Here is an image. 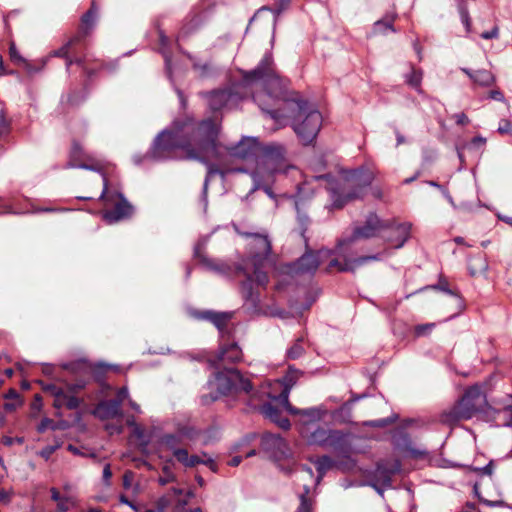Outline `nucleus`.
I'll return each instance as SVG.
<instances>
[{
  "mask_svg": "<svg viewBox=\"0 0 512 512\" xmlns=\"http://www.w3.org/2000/svg\"><path fill=\"white\" fill-rule=\"evenodd\" d=\"M217 136L218 127L211 119L200 122L193 119L177 120L171 130H164L157 136L148 156L156 161L185 158L205 163L208 168L203 184L206 206L210 177L221 173L219 168L208 162L219 158Z\"/></svg>",
  "mask_w": 512,
  "mask_h": 512,
  "instance_id": "nucleus-1",
  "label": "nucleus"
},
{
  "mask_svg": "<svg viewBox=\"0 0 512 512\" xmlns=\"http://www.w3.org/2000/svg\"><path fill=\"white\" fill-rule=\"evenodd\" d=\"M238 234L247 240L246 257L240 263H229L214 260L202 253L203 244L198 243L194 248V256L205 268L223 276L243 275L245 279L240 286L243 299L252 307L260 302L259 287H266L269 282L267 272L264 270L271 254V241L267 234L242 232Z\"/></svg>",
  "mask_w": 512,
  "mask_h": 512,
  "instance_id": "nucleus-2",
  "label": "nucleus"
},
{
  "mask_svg": "<svg viewBox=\"0 0 512 512\" xmlns=\"http://www.w3.org/2000/svg\"><path fill=\"white\" fill-rule=\"evenodd\" d=\"M284 87L272 55L266 53L253 70L245 72L240 83L232 88L207 93L206 97L212 111H221L237 107L240 101L250 93L254 101L256 96H261L263 101L274 100L283 94Z\"/></svg>",
  "mask_w": 512,
  "mask_h": 512,
  "instance_id": "nucleus-3",
  "label": "nucleus"
},
{
  "mask_svg": "<svg viewBox=\"0 0 512 512\" xmlns=\"http://www.w3.org/2000/svg\"><path fill=\"white\" fill-rule=\"evenodd\" d=\"M285 85L283 94L276 99L263 101L261 96H256L255 103L267 113L272 119L281 121L283 118H290L294 132L303 144L307 145L314 141L322 125L321 113L306 100L301 98L286 99L287 81L282 78Z\"/></svg>",
  "mask_w": 512,
  "mask_h": 512,
  "instance_id": "nucleus-4",
  "label": "nucleus"
},
{
  "mask_svg": "<svg viewBox=\"0 0 512 512\" xmlns=\"http://www.w3.org/2000/svg\"><path fill=\"white\" fill-rule=\"evenodd\" d=\"M374 178V172L365 168L345 171L338 178L330 174L316 176V179L326 182L332 206L337 209L349 201L362 198L365 188L371 185Z\"/></svg>",
  "mask_w": 512,
  "mask_h": 512,
  "instance_id": "nucleus-5",
  "label": "nucleus"
},
{
  "mask_svg": "<svg viewBox=\"0 0 512 512\" xmlns=\"http://www.w3.org/2000/svg\"><path fill=\"white\" fill-rule=\"evenodd\" d=\"M256 162V169L252 173L255 188L264 187L265 192L272 196L268 185L273 181V176L277 173H285L290 168L287 151L278 143L264 145Z\"/></svg>",
  "mask_w": 512,
  "mask_h": 512,
  "instance_id": "nucleus-6",
  "label": "nucleus"
},
{
  "mask_svg": "<svg viewBox=\"0 0 512 512\" xmlns=\"http://www.w3.org/2000/svg\"><path fill=\"white\" fill-rule=\"evenodd\" d=\"M211 389L217 391V395H210L209 401H215L219 395H233L240 392L250 394L253 386L249 379L245 378L235 368H220L214 373L213 379L209 380Z\"/></svg>",
  "mask_w": 512,
  "mask_h": 512,
  "instance_id": "nucleus-7",
  "label": "nucleus"
},
{
  "mask_svg": "<svg viewBox=\"0 0 512 512\" xmlns=\"http://www.w3.org/2000/svg\"><path fill=\"white\" fill-rule=\"evenodd\" d=\"M487 404L481 387L474 385L466 390L462 398L449 411L443 413L441 421L453 424L462 419H470Z\"/></svg>",
  "mask_w": 512,
  "mask_h": 512,
  "instance_id": "nucleus-8",
  "label": "nucleus"
},
{
  "mask_svg": "<svg viewBox=\"0 0 512 512\" xmlns=\"http://www.w3.org/2000/svg\"><path fill=\"white\" fill-rule=\"evenodd\" d=\"M301 375L302 372L300 370L290 366L282 379L265 383L258 392L252 395V397L259 394L260 397L266 396L267 398L278 402L281 406H289L290 391Z\"/></svg>",
  "mask_w": 512,
  "mask_h": 512,
  "instance_id": "nucleus-9",
  "label": "nucleus"
},
{
  "mask_svg": "<svg viewBox=\"0 0 512 512\" xmlns=\"http://www.w3.org/2000/svg\"><path fill=\"white\" fill-rule=\"evenodd\" d=\"M388 226L389 221L381 220L375 213H370L366 217L364 224L356 227L350 237L338 241L337 251L340 252L343 247L349 246L358 239H369L382 236Z\"/></svg>",
  "mask_w": 512,
  "mask_h": 512,
  "instance_id": "nucleus-10",
  "label": "nucleus"
},
{
  "mask_svg": "<svg viewBox=\"0 0 512 512\" xmlns=\"http://www.w3.org/2000/svg\"><path fill=\"white\" fill-rule=\"evenodd\" d=\"M334 251L321 249L317 252L307 250L297 261H295L290 270L296 275H313L320 263L330 257Z\"/></svg>",
  "mask_w": 512,
  "mask_h": 512,
  "instance_id": "nucleus-11",
  "label": "nucleus"
},
{
  "mask_svg": "<svg viewBox=\"0 0 512 512\" xmlns=\"http://www.w3.org/2000/svg\"><path fill=\"white\" fill-rule=\"evenodd\" d=\"M82 148L79 144L74 143L70 152V160L67 163L68 168H80L85 170H91L99 172L103 182V190L100 195L101 200H105L108 197V180L106 173L103 169V165L100 162L87 163L82 161Z\"/></svg>",
  "mask_w": 512,
  "mask_h": 512,
  "instance_id": "nucleus-12",
  "label": "nucleus"
},
{
  "mask_svg": "<svg viewBox=\"0 0 512 512\" xmlns=\"http://www.w3.org/2000/svg\"><path fill=\"white\" fill-rule=\"evenodd\" d=\"M242 359V350L238 344L227 336L221 339L220 348L215 358L210 359V364L216 369L222 368L225 363H236Z\"/></svg>",
  "mask_w": 512,
  "mask_h": 512,
  "instance_id": "nucleus-13",
  "label": "nucleus"
},
{
  "mask_svg": "<svg viewBox=\"0 0 512 512\" xmlns=\"http://www.w3.org/2000/svg\"><path fill=\"white\" fill-rule=\"evenodd\" d=\"M261 446L276 461L287 459L291 456V449L287 442L279 435L264 434L261 439Z\"/></svg>",
  "mask_w": 512,
  "mask_h": 512,
  "instance_id": "nucleus-14",
  "label": "nucleus"
},
{
  "mask_svg": "<svg viewBox=\"0 0 512 512\" xmlns=\"http://www.w3.org/2000/svg\"><path fill=\"white\" fill-rule=\"evenodd\" d=\"M262 147L257 138L243 137L236 145L228 147L227 151L233 157L241 159L256 157L259 159Z\"/></svg>",
  "mask_w": 512,
  "mask_h": 512,
  "instance_id": "nucleus-15",
  "label": "nucleus"
},
{
  "mask_svg": "<svg viewBox=\"0 0 512 512\" xmlns=\"http://www.w3.org/2000/svg\"><path fill=\"white\" fill-rule=\"evenodd\" d=\"M411 224L408 222L397 223L389 221L388 228L384 232H389L388 235H382L386 242L390 243L394 248L399 249L403 247L410 237Z\"/></svg>",
  "mask_w": 512,
  "mask_h": 512,
  "instance_id": "nucleus-16",
  "label": "nucleus"
},
{
  "mask_svg": "<svg viewBox=\"0 0 512 512\" xmlns=\"http://www.w3.org/2000/svg\"><path fill=\"white\" fill-rule=\"evenodd\" d=\"M401 464L395 460L391 463L380 462L377 464L376 470L373 474L372 486L380 492L378 486L389 487L391 486L392 476L400 471Z\"/></svg>",
  "mask_w": 512,
  "mask_h": 512,
  "instance_id": "nucleus-17",
  "label": "nucleus"
},
{
  "mask_svg": "<svg viewBox=\"0 0 512 512\" xmlns=\"http://www.w3.org/2000/svg\"><path fill=\"white\" fill-rule=\"evenodd\" d=\"M282 407L292 415H300L302 427L314 426L316 423L323 419L327 414V410L323 407H311L307 409H298L293 407L290 403L288 405H282Z\"/></svg>",
  "mask_w": 512,
  "mask_h": 512,
  "instance_id": "nucleus-18",
  "label": "nucleus"
},
{
  "mask_svg": "<svg viewBox=\"0 0 512 512\" xmlns=\"http://www.w3.org/2000/svg\"><path fill=\"white\" fill-rule=\"evenodd\" d=\"M380 254L361 256L358 258H347L344 257L343 261L338 259H332L329 262L328 270L337 268L341 272H354L357 268L371 262L380 260Z\"/></svg>",
  "mask_w": 512,
  "mask_h": 512,
  "instance_id": "nucleus-19",
  "label": "nucleus"
},
{
  "mask_svg": "<svg viewBox=\"0 0 512 512\" xmlns=\"http://www.w3.org/2000/svg\"><path fill=\"white\" fill-rule=\"evenodd\" d=\"M496 405L492 411L496 414L495 419L500 420L497 426L512 427V394L499 399Z\"/></svg>",
  "mask_w": 512,
  "mask_h": 512,
  "instance_id": "nucleus-20",
  "label": "nucleus"
},
{
  "mask_svg": "<svg viewBox=\"0 0 512 512\" xmlns=\"http://www.w3.org/2000/svg\"><path fill=\"white\" fill-rule=\"evenodd\" d=\"M231 313L227 312H214V311H203L199 313L198 317L213 323L220 333V339L230 336L227 324L231 319Z\"/></svg>",
  "mask_w": 512,
  "mask_h": 512,
  "instance_id": "nucleus-21",
  "label": "nucleus"
},
{
  "mask_svg": "<svg viewBox=\"0 0 512 512\" xmlns=\"http://www.w3.org/2000/svg\"><path fill=\"white\" fill-rule=\"evenodd\" d=\"M328 432L329 429L318 425L301 427L300 429L302 437L305 438L310 445H318L322 447H325L327 435H329Z\"/></svg>",
  "mask_w": 512,
  "mask_h": 512,
  "instance_id": "nucleus-22",
  "label": "nucleus"
},
{
  "mask_svg": "<svg viewBox=\"0 0 512 512\" xmlns=\"http://www.w3.org/2000/svg\"><path fill=\"white\" fill-rule=\"evenodd\" d=\"M118 196L120 197V201L112 210L106 211L103 215V218L109 224L118 222L132 214V206L121 194H118Z\"/></svg>",
  "mask_w": 512,
  "mask_h": 512,
  "instance_id": "nucleus-23",
  "label": "nucleus"
},
{
  "mask_svg": "<svg viewBox=\"0 0 512 512\" xmlns=\"http://www.w3.org/2000/svg\"><path fill=\"white\" fill-rule=\"evenodd\" d=\"M94 415L101 420L122 417V410L119 407V401L104 400L101 401L94 410Z\"/></svg>",
  "mask_w": 512,
  "mask_h": 512,
  "instance_id": "nucleus-24",
  "label": "nucleus"
},
{
  "mask_svg": "<svg viewBox=\"0 0 512 512\" xmlns=\"http://www.w3.org/2000/svg\"><path fill=\"white\" fill-rule=\"evenodd\" d=\"M80 42L79 40H76L75 37H73L71 40H69L65 45H63L61 48L53 51L52 53V56L54 57H62V58H65L66 59V68L69 69V67L75 63L77 64L78 66L82 67L87 76L88 77H91L92 74H93V71L92 70H88L86 67H85V58H76L75 60L69 58L68 54H69V49L72 45L76 44Z\"/></svg>",
  "mask_w": 512,
  "mask_h": 512,
  "instance_id": "nucleus-25",
  "label": "nucleus"
},
{
  "mask_svg": "<svg viewBox=\"0 0 512 512\" xmlns=\"http://www.w3.org/2000/svg\"><path fill=\"white\" fill-rule=\"evenodd\" d=\"M260 412L266 418L277 424L280 428L287 430L290 428V421L288 418L282 416L281 410L272 403H264L260 407Z\"/></svg>",
  "mask_w": 512,
  "mask_h": 512,
  "instance_id": "nucleus-26",
  "label": "nucleus"
},
{
  "mask_svg": "<svg viewBox=\"0 0 512 512\" xmlns=\"http://www.w3.org/2000/svg\"><path fill=\"white\" fill-rule=\"evenodd\" d=\"M97 18V8L93 2L90 9L81 18V27L74 36L76 40L82 41L92 30Z\"/></svg>",
  "mask_w": 512,
  "mask_h": 512,
  "instance_id": "nucleus-27",
  "label": "nucleus"
},
{
  "mask_svg": "<svg viewBox=\"0 0 512 512\" xmlns=\"http://www.w3.org/2000/svg\"><path fill=\"white\" fill-rule=\"evenodd\" d=\"M461 71L465 73L475 84L482 87H489L495 82V76L485 69L473 71L468 68H461Z\"/></svg>",
  "mask_w": 512,
  "mask_h": 512,
  "instance_id": "nucleus-28",
  "label": "nucleus"
},
{
  "mask_svg": "<svg viewBox=\"0 0 512 512\" xmlns=\"http://www.w3.org/2000/svg\"><path fill=\"white\" fill-rule=\"evenodd\" d=\"M310 461L315 465L318 477L316 482L319 483L327 471L333 468L335 462L330 456L324 455L318 458H310Z\"/></svg>",
  "mask_w": 512,
  "mask_h": 512,
  "instance_id": "nucleus-29",
  "label": "nucleus"
},
{
  "mask_svg": "<svg viewBox=\"0 0 512 512\" xmlns=\"http://www.w3.org/2000/svg\"><path fill=\"white\" fill-rule=\"evenodd\" d=\"M161 443L171 452L186 444L177 430L174 433H167L163 435L161 438Z\"/></svg>",
  "mask_w": 512,
  "mask_h": 512,
  "instance_id": "nucleus-30",
  "label": "nucleus"
},
{
  "mask_svg": "<svg viewBox=\"0 0 512 512\" xmlns=\"http://www.w3.org/2000/svg\"><path fill=\"white\" fill-rule=\"evenodd\" d=\"M328 434L329 435H327V442L325 443V447L338 449L344 444L346 440V434L339 430L329 429Z\"/></svg>",
  "mask_w": 512,
  "mask_h": 512,
  "instance_id": "nucleus-31",
  "label": "nucleus"
},
{
  "mask_svg": "<svg viewBox=\"0 0 512 512\" xmlns=\"http://www.w3.org/2000/svg\"><path fill=\"white\" fill-rule=\"evenodd\" d=\"M305 353L304 337H298L290 348L286 351V357L290 360H296Z\"/></svg>",
  "mask_w": 512,
  "mask_h": 512,
  "instance_id": "nucleus-32",
  "label": "nucleus"
},
{
  "mask_svg": "<svg viewBox=\"0 0 512 512\" xmlns=\"http://www.w3.org/2000/svg\"><path fill=\"white\" fill-rule=\"evenodd\" d=\"M365 397V394L359 396H353L349 401L345 402L335 413L333 414L335 418L343 415V420L345 422H349L351 418V409L352 405L358 400Z\"/></svg>",
  "mask_w": 512,
  "mask_h": 512,
  "instance_id": "nucleus-33",
  "label": "nucleus"
},
{
  "mask_svg": "<svg viewBox=\"0 0 512 512\" xmlns=\"http://www.w3.org/2000/svg\"><path fill=\"white\" fill-rule=\"evenodd\" d=\"M423 78V73L421 70H417L412 68L410 73L405 75V81L406 83L414 88L417 92L421 93V82Z\"/></svg>",
  "mask_w": 512,
  "mask_h": 512,
  "instance_id": "nucleus-34",
  "label": "nucleus"
},
{
  "mask_svg": "<svg viewBox=\"0 0 512 512\" xmlns=\"http://www.w3.org/2000/svg\"><path fill=\"white\" fill-rule=\"evenodd\" d=\"M177 431L182 436L183 440L194 441L200 434V430L190 424H181L177 426Z\"/></svg>",
  "mask_w": 512,
  "mask_h": 512,
  "instance_id": "nucleus-35",
  "label": "nucleus"
},
{
  "mask_svg": "<svg viewBox=\"0 0 512 512\" xmlns=\"http://www.w3.org/2000/svg\"><path fill=\"white\" fill-rule=\"evenodd\" d=\"M396 18V15H390V16H386L385 18L381 19V20H378L377 22L374 23V32L375 33H383L385 34L386 31L390 30V31H395V29L393 28V25L392 23L394 22Z\"/></svg>",
  "mask_w": 512,
  "mask_h": 512,
  "instance_id": "nucleus-36",
  "label": "nucleus"
},
{
  "mask_svg": "<svg viewBox=\"0 0 512 512\" xmlns=\"http://www.w3.org/2000/svg\"><path fill=\"white\" fill-rule=\"evenodd\" d=\"M80 405V400L74 395H69L68 393L64 392V397L60 399V403L54 402V406L56 408H61L63 406H66L70 410L77 409Z\"/></svg>",
  "mask_w": 512,
  "mask_h": 512,
  "instance_id": "nucleus-37",
  "label": "nucleus"
},
{
  "mask_svg": "<svg viewBox=\"0 0 512 512\" xmlns=\"http://www.w3.org/2000/svg\"><path fill=\"white\" fill-rule=\"evenodd\" d=\"M135 473L131 470L125 471L123 475V487L126 490H132L133 493L139 492V484H134Z\"/></svg>",
  "mask_w": 512,
  "mask_h": 512,
  "instance_id": "nucleus-38",
  "label": "nucleus"
},
{
  "mask_svg": "<svg viewBox=\"0 0 512 512\" xmlns=\"http://www.w3.org/2000/svg\"><path fill=\"white\" fill-rule=\"evenodd\" d=\"M309 492V486H305L304 493L300 495V505L296 512H312V501L307 497Z\"/></svg>",
  "mask_w": 512,
  "mask_h": 512,
  "instance_id": "nucleus-39",
  "label": "nucleus"
},
{
  "mask_svg": "<svg viewBox=\"0 0 512 512\" xmlns=\"http://www.w3.org/2000/svg\"><path fill=\"white\" fill-rule=\"evenodd\" d=\"M159 37H160V42H161V46H162L161 53L165 60L166 71H167L169 78H171V75H172L171 58H170V55L168 54V52L165 50V46L168 43V38L162 32H160Z\"/></svg>",
  "mask_w": 512,
  "mask_h": 512,
  "instance_id": "nucleus-40",
  "label": "nucleus"
},
{
  "mask_svg": "<svg viewBox=\"0 0 512 512\" xmlns=\"http://www.w3.org/2000/svg\"><path fill=\"white\" fill-rule=\"evenodd\" d=\"M297 221H298V225L300 228V235L304 238V242L307 247L308 239L305 237V233H306L308 225L310 223L309 217L306 214H304L298 210L297 211Z\"/></svg>",
  "mask_w": 512,
  "mask_h": 512,
  "instance_id": "nucleus-41",
  "label": "nucleus"
},
{
  "mask_svg": "<svg viewBox=\"0 0 512 512\" xmlns=\"http://www.w3.org/2000/svg\"><path fill=\"white\" fill-rule=\"evenodd\" d=\"M74 365H83V366H87L91 369V371L98 375V374H101V373H104L106 372L108 369H112V368H116V366H113V365H108V364H105V363H97V364H89L87 365L86 362H79V363H76V364H72L71 366H74Z\"/></svg>",
  "mask_w": 512,
  "mask_h": 512,
  "instance_id": "nucleus-42",
  "label": "nucleus"
},
{
  "mask_svg": "<svg viewBox=\"0 0 512 512\" xmlns=\"http://www.w3.org/2000/svg\"><path fill=\"white\" fill-rule=\"evenodd\" d=\"M44 390L50 392L54 396V402L60 403V399L64 397V390L55 384H47L44 386Z\"/></svg>",
  "mask_w": 512,
  "mask_h": 512,
  "instance_id": "nucleus-43",
  "label": "nucleus"
},
{
  "mask_svg": "<svg viewBox=\"0 0 512 512\" xmlns=\"http://www.w3.org/2000/svg\"><path fill=\"white\" fill-rule=\"evenodd\" d=\"M172 454L179 463L187 467V463L189 461V453L187 449L180 447L173 451Z\"/></svg>",
  "mask_w": 512,
  "mask_h": 512,
  "instance_id": "nucleus-44",
  "label": "nucleus"
},
{
  "mask_svg": "<svg viewBox=\"0 0 512 512\" xmlns=\"http://www.w3.org/2000/svg\"><path fill=\"white\" fill-rule=\"evenodd\" d=\"M198 464L212 465L213 460L211 458H208L207 460H203L198 455H189V461L187 463V468L195 467Z\"/></svg>",
  "mask_w": 512,
  "mask_h": 512,
  "instance_id": "nucleus-45",
  "label": "nucleus"
},
{
  "mask_svg": "<svg viewBox=\"0 0 512 512\" xmlns=\"http://www.w3.org/2000/svg\"><path fill=\"white\" fill-rule=\"evenodd\" d=\"M56 504L55 512H68L74 506V500L71 497H66Z\"/></svg>",
  "mask_w": 512,
  "mask_h": 512,
  "instance_id": "nucleus-46",
  "label": "nucleus"
},
{
  "mask_svg": "<svg viewBox=\"0 0 512 512\" xmlns=\"http://www.w3.org/2000/svg\"><path fill=\"white\" fill-rule=\"evenodd\" d=\"M163 476H160L158 482L160 485L165 486L168 483H171L175 480L174 474L171 472L170 468L165 466L163 468Z\"/></svg>",
  "mask_w": 512,
  "mask_h": 512,
  "instance_id": "nucleus-47",
  "label": "nucleus"
},
{
  "mask_svg": "<svg viewBox=\"0 0 512 512\" xmlns=\"http://www.w3.org/2000/svg\"><path fill=\"white\" fill-rule=\"evenodd\" d=\"M48 428H51L52 430H55L57 428L54 421L50 418H43L41 422L37 426V431L39 433L45 432Z\"/></svg>",
  "mask_w": 512,
  "mask_h": 512,
  "instance_id": "nucleus-48",
  "label": "nucleus"
},
{
  "mask_svg": "<svg viewBox=\"0 0 512 512\" xmlns=\"http://www.w3.org/2000/svg\"><path fill=\"white\" fill-rule=\"evenodd\" d=\"M434 323H426V324H420L415 327V334L416 336H424L429 334L432 329L434 328Z\"/></svg>",
  "mask_w": 512,
  "mask_h": 512,
  "instance_id": "nucleus-49",
  "label": "nucleus"
},
{
  "mask_svg": "<svg viewBox=\"0 0 512 512\" xmlns=\"http://www.w3.org/2000/svg\"><path fill=\"white\" fill-rule=\"evenodd\" d=\"M497 130L500 134H503V135L507 134V135L512 136V123L507 119H502L499 122V126H498Z\"/></svg>",
  "mask_w": 512,
  "mask_h": 512,
  "instance_id": "nucleus-50",
  "label": "nucleus"
},
{
  "mask_svg": "<svg viewBox=\"0 0 512 512\" xmlns=\"http://www.w3.org/2000/svg\"><path fill=\"white\" fill-rule=\"evenodd\" d=\"M9 55H10V58L11 60L17 64V65H20L22 62H25V58H23L19 51L17 50V48L15 47L14 44H12L10 47H9Z\"/></svg>",
  "mask_w": 512,
  "mask_h": 512,
  "instance_id": "nucleus-51",
  "label": "nucleus"
},
{
  "mask_svg": "<svg viewBox=\"0 0 512 512\" xmlns=\"http://www.w3.org/2000/svg\"><path fill=\"white\" fill-rule=\"evenodd\" d=\"M2 443L5 446H12L14 444H23L24 443V438L23 437L4 436L2 438Z\"/></svg>",
  "mask_w": 512,
  "mask_h": 512,
  "instance_id": "nucleus-52",
  "label": "nucleus"
},
{
  "mask_svg": "<svg viewBox=\"0 0 512 512\" xmlns=\"http://www.w3.org/2000/svg\"><path fill=\"white\" fill-rule=\"evenodd\" d=\"M128 397H129V392H128L127 387H122L118 390L116 398H114L113 400L119 401V407L121 408L122 403L124 402V400L128 399Z\"/></svg>",
  "mask_w": 512,
  "mask_h": 512,
  "instance_id": "nucleus-53",
  "label": "nucleus"
},
{
  "mask_svg": "<svg viewBox=\"0 0 512 512\" xmlns=\"http://www.w3.org/2000/svg\"><path fill=\"white\" fill-rule=\"evenodd\" d=\"M277 5L276 7L272 10L274 12V20H273V23L275 24L276 22V16L279 15L285 8L286 6L289 4L290 0H277Z\"/></svg>",
  "mask_w": 512,
  "mask_h": 512,
  "instance_id": "nucleus-54",
  "label": "nucleus"
},
{
  "mask_svg": "<svg viewBox=\"0 0 512 512\" xmlns=\"http://www.w3.org/2000/svg\"><path fill=\"white\" fill-rule=\"evenodd\" d=\"M407 450L413 458H424L428 455V452L425 449L413 448L409 446Z\"/></svg>",
  "mask_w": 512,
  "mask_h": 512,
  "instance_id": "nucleus-55",
  "label": "nucleus"
},
{
  "mask_svg": "<svg viewBox=\"0 0 512 512\" xmlns=\"http://www.w3.org/2000/svg\"><path fill=\"white\" fill-rule=\"evenodd\" d=\"M102 478H103L104 484L106 486H110V481H111V478H112V471H111V466L108 463L105 464V466L103 468Z\"/></svg>",
  "mask_w": 512,
  "mask_h": 512,
  "instance_id": "nucleus-56",
  "label": "nucleus"
},
{
  "mask_svg": "<svg viewBox=\"0 0 512 512\" xmlns=\"http://www.w3.org/2000/svg\"><path fill=\"white\" fill-rule=\"evenodd\" d=\"M58 448V445H55V446H46L44 447L40 452H39V455L48 460L51 455L57 450Z\"/></svg>",
  "mask_w": 512,
  "mask_h": 512,
  "instance_id": "nucleus-57",
  "label": "nucleus"
},
{
  "mask_svg": "<svg viewBox=\"0 0 512 512\" xmlns=\"http://www.w3.org/2000/svg\"><path fill=\"white\" fill-rule=\"evenodd\" d=\"M85 382L84 381H77L76 383H73V384H68L67 385V390L71 393H76L80 390H82L84 387H85Z\"/></svg>",
  "mask_w": 512,
  "mask_h": 512,
  "instance_id": "nucleus-58",
  "label": "nucleus"
},
{
  "mask_svg": "<svg viewBox=\"0 0 512 512\" xmlns=\"http://www.w3.org/2000/svg\"><path fill=\"white\" fill-rule=\"evenodd\" d=\"M21 405L20 399L17 400H7L4 404V409L8 412L15 410L17 407Z\"/></svg>",
  "mask_w": 512,
  "mask_h": 512,
  "instance_id": "nucleus-59",
  "label": "nucleus"
},
{
  "mask_svg": "<svg viewBox=\"0 0 512 512\" xmlns=\"http://www.w3.org/2000/svg\"><path fill=\"white\" fill-rule=\"evenodd\" d=\"M453 118L455 119L456 123L458 125H466L469 123V118L465 113H457L453 115Z\"/></svg>",
  "mask_w": 512,
  "mask_h": 512,
  "instance_id": "nucleus-60",
  "label": "nucleus"
},
{
  "mask_svg": "<svg viewBox=\"0 0 512 512\" xmlns=\"http://www.w3.org/2000/svg\"><path fill=\"white\" fill-rule=\"evenodd\" d=\"M483 39H493L498 37V28L494 27L491 31H485L481 34Z\"/></svg>",
  "mask_w": 512,
  "mask_h": 512,
  "instance_id": "nucleus-61",
  "label": "nucleus"
},
{
  "mask_svg": "<svg viewBox=\"0 0 512 512\" xmlns=\"http://www.w3.org/2000/svg\"><path fill=\"white\" fill-rule=\"evenodd\" d=\"M489 98L497 101H505L503 93L499 90H492L489 92Z\"/></svg>",
  "mask_w": 512,
  "mask_h": 512,
  "instance_id": "nucleus-62",
  "label": "nucleus"
},
{
  "mask_svg": "<svg viewBox=\"0 0 512 512\" xmlns=\"http://www.w3.org/2000/svg\"><path fill=\"white\" fill-rule=\"evenodd\" d=\"M50 493H51V499L53 501H55L56 503L60 502L61 500H63L64 498L67 497V496H62L60 494V492L54 487L50 489Z\"/></svg>",
  "mask_w": 512,
  "mask_h": 512,
  "instance_id": "nucleus-63",
  "label": "nucleus"
},
{
  "mask_svg": "<svg viewBox=\"0 0 512 512\" xmlns=\"http://www.w3.org/2000/svg\"><path fill=\"white\" fill-rule=\"evenodd\" d=\"M20 65L24 67L27 73L33 74L37 72L39 69L33 66L28 60L25 59V62H22Z\"/></svg>",
  "mask_w": 512,
  "mask_h": 512,
  "instance_id": "nucleus-64",
  "label": "nucleus"
}]
</instances>
